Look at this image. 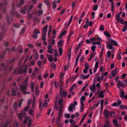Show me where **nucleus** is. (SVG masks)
<instances>
[{
  "label": "nucleus",
  "mask_w": 127,
  "mask_h": 127,
  "mask_svg": "<svg viewBox=\"0 0 127 127\" xmlns=\"http://www.w3.org/2000/svg\"><path fill=\"white\" fill-rule=\"evenodd\" d=\"M29 79V77H27L25 80L23 82L22 85L20 87V90L22 92L23 94H30V93L29 92H27L26 91L27 89V86L28 84V81Z\"/></svg>",
  "instance_id": "1"
},
{
  "label": "nucleus",
  "mask_w": 127,
  "mask_h": 127,
  "mask_svg": "<svg viewBox=\"0 0 127 127\" xmlns=\"http://www.w3.org/2000/svg\"><path fill=\"white\" fill-rule=\"evenodd\" d=\"M30 106H26L24 108V110L22 111V112L20 113L18 115V117L20 120L22 121V118L24 117L26 114L25 111H27L29 110Z\"/></svg>",
  "instance_id": "2"
},
{
  "label": "nucleus",
  "mask_w": 127,
  "mask_h": 127,
  "mask_svg": "<svg viewBox=\"0 0 127 127\" xmlns=\"http://www.w3.org/2000/svg\"><path fill=\"white\" fill-rule=\"evenodd\" d=\"M27 68L28 66L26 65L22 67L20 66L18 70V73L20 74H21L23 73H26Z\"/></svg>",
  "instance_id": "3"
},
{
  "label": "nucleus",
  "mask_w": 127,
  "mask_h": 127,
  "mask_svg": "<svg viewBox=\"0 0 127 127\" xmlns=\"http://www.w3.org/2000/svg\"><path fill=\"white\" fill-rule=\"evenodd\" d=\"M60 95L64 97H65L67 94V92L63 90V89L60 87Z\"/></svg>",
  "instance_id": "4"
},
{
  "label": "nucleus",
  "mask_w": 127,
  "mask_h": 127,
  "mask_svg": "<svg viewBox=\"0 0 127 127\" xmlns=\"http://www.w3.org/2000/svg\"><path fill=\"white\" fill-rule=\"evenodd\" d=\"M48 103L47 101L44 100V104H42V102L41 100L40 99V104H39V108L42 110L43 108L46 106H48Z\"/></svg>",
  "instance_id": "5"
},
{
  "label": "nucleus",
  "mask_w": 127,
  "mask_h": 127,
  "mask_svg": "<svg viewBox=\"0 0 127 127\" xmlns=\"http://www.w3.org/2000/svg\"><path fill=\"white\" fill-rule=\"evenodd\" d=\"M54 49L52 48V46L51 44H49L48 46V53L50 54H52L53 52Z\"/></svg>",
  "instance_id": "6"
},
{
  "label": "nucleus",
  "mask_w": 127,
  "mask_h": 127,
  "mask_svg": "<svg viewBox=\"0 0 127 127\" xmlns=\"http://www.w3.org/2000/svg\"><path fill=\"white\" fill-rule=\"evenodd\" d=\"M75 109V106L74 104L71 103L68 107V110L70 111H72Z\"/></svg>",
  "instance_id": "7"
},
{
  "label": "nucleus",
  "mask_w": 127,
  "mask_h": 127,
  "mask_svg": "<svg viewBox=\"0 0 127 127\" xmlns=\"http://www.w3.org/2000/svg\"><path fill=\"white\" fill-rule=\"evenodd\" d=\"M75 109V106L74 104L71 103L68 107V110L70 111H72Z\"/></svg>",
  "instance_id": "8"
},
{
  "label": "nucleus",
  "mask_w": 127,
  "mask_h": 127,
  "mask_svg": "<svg viewBox=\"0 0 127 127\" xmlns=\"http://www.w3.org/2000/svg\"><path fill=\"white\" fill-rule=\"evenodd\" d=\"M103 114L104 116L106 118L109 117L110 116V112L109 113L108 110H105L103 112Z\"/></svg>",
  "instance_id": "9"
},
{
  "label": "nucleus",
  "mask_w": 127,
  "mask_h": 127,
  "mask_svg": "<svg viewBox=\"0 0 127 127\" xmlns=\"http://www.w3.org/2000/svg\"><path fill=\"white\" fill-rule=\"evenodd\" d=\"M38 69L37 67H35L34 70V72L33 73L32 75L31 76V77L32 79H33L36 75V73L38 71Z\"/></svg>",
  "instance_id": "10"
},
{
  "label": "nucleus",
  "mask_w": 127,
  "mask_h": 127,
  "mask_svg": "<svg viewBox=\"0 0 127 127\" xmlns=\"http://www.w3.org/2000/svg\"><path fill=\"white\" fill-rule=\"evenodd\" d=\"M89 88L91 91L93 93H94L95 92V90L96 89V88L95 84L93 85L92 86H90L89 87Z\"/></svg>",
  "instance_id": "11"
},
{
  "label": "nucleus",
  "mask_w": 127,
  "mask_h": 127,
  "mask_svg": "<svg viewBox=\"0 0 127 127\" xmlns=\"http://www.w3.org/2000/svg\"><path fill=\"white\" fill-rule=\"evenodd\" d=\"M99 62L98 61H97L95 63V68L93 70V72L94 73H95L96 71V70L98 67Z\"/></svg>",
  "instance_id": "12"
},
{
  "label": "nucleus",
  "mask_w": 127,
  "mask_h": 127,
  "mask_svg": "<svg viewBox=\"0 0 127 127\" xmlns=\"http://www.w3.org/2000/svg\"><path fill=\"white\" fill-rule=\"evenodd\" d=\"M47 56L49 62H51L53 60V57L52 55L47 54Z\"/></svg>",
  "instance_id": "13"
},
{
  "label": "nucleus",
  "mask_w": 127,
  "mask_h": 127,
  "mask_svg": "<svg viewBox=\"0 0 127 127\" xmlns=\"http://www.w3.org/2000/svg\"><path fill=\"white\" fill-rule=\"evenodd\" d=\"M85 100V98L84 96H82L80 99L81 105H84V102Z\"/></svg>",
  "instance_id": "14"
},
{
  "label": "nucleus",
  "mask_w": 127,
  "mask_h": 127,
  "mask_svg": "<svg viewBox=\"0 0 127 127\" xmlns=\"http://www.w3.org/2000/svg\"><path fill=\"white\" fill-rule=\"evenodd\" d=\"M117 84V87L118 88H119L120 87H122L123 86V83L120 80H118Z\"/></svg>",
  "instance_id": "15"
},
{
  "label": "nucleus",
  "mask_w": 127,
  "mask_h": 127,
  "mask_svg": "<svg viewBox=\"0 0 127 127\" xmlns=\"http://www.w3.org/2000/svg\"><path fill=\"white\" fill-rule=\"evenodd\" d=\"M34 84V82L32 81L30 84L31 88V91L32 92H33L34 91V87L33 85Z\"/></svg>",
  "instance_id": "16"
},
{
  "label": "nucleus",
  "mask_w": 127,
  "mask_h": 127,
  "mask_svg": "<svg viewBox=\"0 0 127 127\" xmlns=\"http://www.w3.org/2000/svg\"><path fill=\"white\" fill-rule=\"evenodd\" d=\"M107 47L109 49H111L112 52H113L115 49L114 47H113V45L111 44H109Z\"/></svg>",
  "instance_id": "17"
},
{
  "label": "nucleus",
  "mask_w": 127,
  "mask_h": 127,
  "mask_svg": "<svg viewBox=\"0 0 127 127\" xmlns=\"http://www.w3.org/2000/svg\"><path fill=\"white\" fill-rule=\"evenodd\" d=\"M48 27V25H47L45 27H44L42 29V31L43 32V33H45L46 34L47 31V29Z\"/></svg>",
  "instance_id": "18"
},
{
  "label": "nucleus",
  "mask_w": 127,
  "mask_h": 127,
  "mask_svg": "<svg viewBox=\"0 0 127 127\" xmlns=\"http://www.w3.org/2000/svg\"><path fill=\"white\" fill-rule=\"evenodd\" d=\"M119 90L120 91V97L122 98L123 97L124 95V91Z\"/></svg>",
  "instance_id": "19"
},
{
  "label": "nucleus",
  "mask_w": 127,
  "mask_h": 127,
  "mask_svg": "<svg viewBox=\"0 0 127 127\" xmlns=\"http://www.w3.org/2000/svg\"><path fill=\"white\" fill-rule=\"evenodd\" d=\"M87 113H86L83 116V118L81 120V122H80V124H79V125L80 126L82 124L83 122V121L84 120V119L86 117V116L87 115Z\"/></svg>",
  "instance_id": "20"
},
{
  "label": "nucleus",
  "mask_w": 127,
  "mask_h": 127,
  "mask_svg": "<svg viewBox=\"0 0 127 127\" xmlns=\"http://www.w3.org/2000/svg\"><path fill=\"white\" fill-rule=\"evenodd\" d=\"M110 41L113 45L116 46L118 45L117 42L115 41L113 39H111L110 40Z\"/></svg>",
  "instance_id": "21"
},
{
  "label": "nucleus",
  "mask_w": 127,
  "mask_h": 127,
  "mask_svg": "<svg viewBox=\"0 0 127 127\" xmlns=\"http://www.w3.org/2000/svg\"><path fill=\"white\" fill-rule=\"evenodd\" d=\"M105 91V90H104L102 91H101L100 94L99 95V97H100L101 98H102L104 97V95H103Z\"/></svg>",
  "instance_id": "22"
},
{
  "label": "nucleus",
  "mask_w": 127,
  "mask_h": 127,
  "mask_svg": "<svg viewBox=\"0 0 127 127\" xmlns=\"http://www.w3.org/2000/svg\"><path fill=\"white\" fill-rule=\"evenodd\" d=\"M64 73L61 72L59 75V77L61 80H63L64 79Z\"/></svg>",
  "instance_id": "23"
},
{
  "label": "nucleus",
  "mask_w": 127,
  "mask_h": 127,
  "mask_svg": "<svg viewBox=\"0 0 127 127\" xmlns=\"http://www.w3.org/2000/svg\"><path fill=\"white\" fill-rule=\"evenodd\" d=\"M103 127H110V122L109 121H106Z\"/></svg>",
  "instance_id": "24"
},
{
  "label": "nucleus",
  "mask_w": 127,
  "mask_h": 127,
  "mask_svg": "<svg viewBox=\"0 0 127 127\" xmlns=\"http://www.w3.org/2000/svg\"><path fill=\"white\" fill-rule=\"evenodd\" d=\"M66 32V31L65 30L62 32L60 35L59 37L60 38H61L62 36L64 35Z\"/></svg>",
  "instance_id": "25"
},
{
  "label": "nucleus",
  "mask_w": 127,
  "mask_h": 127,
  "mask_svg": "<svg viewBox=\"0 0 127 127\" xmlns=\"http://www.w3.org/2000/svg\"><path fill=\"white\" fill-rule=\"evenodd\" d=\"M63 41L62 40H60L58 42V45L59 46H62L63 44Z\"/></svg>",
  "instance_id": "26"
},
{
  "label": "nucleus",
  "mask_w": 127,
  "mask_h": 127,
  "mask_svg": "<svg viewBox=\"0 0 127 127\" xmlns=\"http://www.w3.org/2000/svg\"><path fill=\"white\" fill-rule=\"evenodd\" d=\"M116 116V113L113 111L110 112V117H115Z\"/></svg>",
  "instance_id": "27"
},
{
  "label": "nucleus",
  "mask_w": 127,
  "mask_h": 127,
  "mask_svg": "<svg viewBox=\"0 0 127 127\" xmlns=\"http://www.w3.org/2000/svg\"><path fill=\"white\" fill-rule=\"evenodd\" d=\"M18 90V88H17L16 89V90H12V93L11 94V95L12 96H14L15 95L16 91L17 90Z\"/></svg>",
  "instance_id": "28"
},
{
  "label": "nucleus",
  "mask_w": 127,
  "mask_h": 127,
  "mask_svg": "<svg viewBox=\"0 0 127 127\" xmlns=\"http://www.w3.org/2000/svg\"><path fill=\"white\" fill-rule=\"evenodd\" d=\"M29 113L30 115H31L32 116L34 115V111L32 109H30L29 111Z\"/></svg>",
  "instance_id": "29"
},
{
  "label": "nucleus",
  "mask_w": 127,
  "mask_h": 127,
  "mask_svg": "<svg viewBox=\"0 0 127 127\" xmlns=\"http://www.w3.org/2000/svg\"><path fill=\"white\" fill-rule=\"evenodd\" d=\"M117 73V69H115L112 71L111 73L113 76H115Z\"/></svg>",
  "instance_id": "30"
},
{
  "label": "nucleus",
  "mask_w": 127,
  "mask_h": 127,
  "mask_svg": "<svg viewBox=\"0 0 127 127\" xmlns=\"http://www.w3.org/2000/svg\"><path fill=\"white\" fill-rule=\"evenodd\" d=\"M104 35L106 37H111L110 34L107 32H104Z\"/></svg>",
  "instance_id": "31"
},
{
  "label": "nucleus",
  "mask_w": 127,
  "mask_h": 127,
  "mask_svg": "<svg viewBox=\"0 0 127 127\" xmlns=\"http://www.w3.org/2000/svg\"><path fill=\"white\" fill-rule=\"evenodd\" d=\"M46 34L42 33V39L43 40L45 41L46 39Z\"/></svg>",
  "instance_id": "32"
},
{
  "label": "nucleus",
  "mask_w": 127,
  "mask_h": 127,
  "mask_svg": "<svg viewBox=\"0 0 127 127\" xmlns=\"http://www.w3.org/2000/svg\"><path fill=\"white\" fill-rule=\"evenodd\" d=\"M58 50L60 55V56H61L63 53V49L61 47H60L59 48Z\"/></svg>",
  "instance_id": "33"
},
{
  "label": "nucleus",
  "mask_w": 127,
  "mask_h": 127,
  "mask_svg": "<svg viewBox=\"0 0 127 127\" xmlns=\"http://www.w3.org/2000/svg\"><path fill=\"white\" fill-rule=\"evenodd\" d=\"M56 1H54L53 2V9H55L57 7V5L56 3Z\"/></svg>",
  "instance_id": "34"
},
{
  "label": "nucleus",
  "mask_w": 127,
  "mask_h": 127,
  "mask_svg": "<svg viewBox=\"0 0 127 127\" xmlns=\"http://www.w3.org/2000/svg\"><path fill=\"white\" fill-rule=\"evenodd\" d=\"M23 100V99H21L19 100L18 101V106L19 107H20L21 105V104Z\"/></svg>",
  "instance_id": "35"
},
{
  "label": "nucleus",
  "mask_w": 127,
  "mask_h": 127,
  "mask_svg": "<svg viewBox=\"0 0 127 127\" xmlns=\"http://www.w3.org/2000/svg\"><path fill=\"white\" fill-rule=\"evenodd\" d=\"M111 11L113 12L114 9V2H112L111 4Z\"/></svg>",
  "instance_id": "36"
},
{
  "label": "nucleus",
  "mask_w": 127,
  "mask_h": 127,
  "mask_svg": "<svg viewBox=\"0 0 127 127\" xmlns=\"http://www.w3.org/2000/svg\"><path fill=\"white\" fill-rule=\"evenodd\" d=\"M85 68L88 69L89 68V65L88 63L87 62L85 63Z\"/></svg>",
  "instance_id": "37"
},
{
  "label": "nucleus",
  "mask_w": 127,
  "mask_h": 127,
  "mask_svg": "<svg viewBox=\"0 0 127 127\" xmlns=\"http://www.w3.org/2000/svg\"><path fill=\"white\" fill-rule=\"evenodd\" d=\"M111 52L110 51H108L107 52V55L108 58L110 57L111 55Z\"/></svg>",
  "instance_id": "38"
},
{
  "label": "nucleus",
  "mask_w": 127,
  "mask_h": 127,
  "mask_svg": "<svg viewBox=\"0 0 127 127\" xmlns=\"http://www.w3.org/2000/svg\"><path fill=\"white\" fill-rule=\"evenodd\" d=\"M96 47L95 46H93L91 47V49L92 51L94 52L95 51V49L96 48Z\"/></svg>",
  "instance_id": "39"
},
{
  "label": "nucleus",
  "mask_w": 127,
  "mask_h": 127,
  "mask_svg": "<svg viewBox=\"0 0 127 127\" xmlns=\"http://www.w3.org/2000/svg\"><path fill=\"white\" fill-rule=\"evenodd\" d=\"M27 9V8L26 7L24 9L21 10L20 11L21 13L22 14L25 13L26 12Z\"/></svg>",
  "instance_id": "40"
},
{
  "label": "nucleus",
  "mask_w": 127,
  "mask_h": 127,
  "mask_svg": "<svg viewBox=\"0 0 127 127\" xmlns=\"http://www.w3.org/2000/svg\"><path fill=\"white\" fill-rule=\"evenodd\" d=\"M113 123L116 126L118 124V123L116 119H114L113 121Z\"/></svg>",
  "instance_id": "41"
},
{
  "label": "nucleus",
  "mask_w": 127,
  "mask_h": 127,
  "mask_svg": "<svg viewBox=\"0 0 127 127\" xmlns=\"http://www.w3.org/2000/svg\"><path fill=\"white\" fill-rule=\"evenodd\" d=\"M50 41L52 45H54L55 43V40L51 38L50 39Z\"/></svg>",
  "instance_id": "42"
},
{
  "label": "nucleus",
  "mask_w": 127,
  "mask_h": 127,
  "mask_svg": "<svg viewBox=\"0 0 127 127\" xmlns=\"http://www.w3.org/2000/svg\"><path fill=\"white\" fill-rule=\"evenodd\" d=\"M34 32L36 34H38L40 33L39 31L37 29H34Z\"/></svg>",
  "instance_id": "43"
},
{
  "label": "nucleus",
  "mask_w": 127,
  "mask_h": 127,
  "mask_svg": "<svg viewBox=\"0 0 127 127\" xmlns=\"http://www.w3.org/2000/svg\"><path fill=\"white\" fill-rule=\"evenodd\" d=\"M57 56H59L58 50H55V53L54 54V57H56Z\"/></svg>",
  "instance_id": "44"
},
{
  "label": "nucleus",
  "mask_w": 127,
  "mask_h": 127,
  "mask_svg": "<svg viewBox=\"0 0 127 127\" xmlns=\"http://www.w3.org/2000/svg\"><path fill=\"white\" fill-rule=\"evenodd\" d=\"M127 30V25H125L124 27L123 28L122 31L123 32H124L126 31Z\"/></svg>",
  "instance_id": "45"
},
{
  "label": "nucleus",
  "mask_w": 127,
  "mask_h": 127,
  "mask_svg": "<svg viewBox=\"0 0 127 127\" xmlns=\"http://www.w3.org/2000/svg\"><path fill=\"white\" fill-rule=\"evenodd\" d=\"M98 5H96L94 6L93 7V10L95 11H96L97 10L98 8Z\"/></svg>",
  "instance_id": "46"
},
{
  "label": "nucleus",
  "mask_w": 127,
  "mask_h": 127,
  "mask_svg": "<svg viewBox=\"0 0 127 127\" xmlns=\"http://www.w3.org/2000/svg\"><path fill=\"white\" fill-rule=\"evenodd\" d=\"M20 26V24L18 23L15 24L13 25L14 27L16 28H18Z\"/></svg>",
  "instance_id": "47"
},
{
  "label": "nucleus",
  "mask_w": 127,
  "mask_h": 127,
  "mask_svg": "<svg viewBox=\"0 0 127 127\" xmlns=\"http://www.w3.org/2000/svg\"><path fill=\"white\" fill-rule=\"evenodd\" d=\"M66 11V9H62L61 10L60 14L61 15L63 14Z\"/></svg>",
  "instance_id": "48"
},
{
  "label": "nucleus",
  "mask_w": 127,
  "mask_h": 127,
  "mask_svg": "<svg viewBox=\"0 0 127 127\" xmlns=\"http://www.w3.org/2000/svg\"><path fill=\"white\" fill-rule=\"evenodd\" d=\"M13 107L15 109H16L17 108V102H15L13 105Z\"/></svg>",
  "instance_id": "49"
},
{
  "label": "nucleus",
  "mask_w": 127,
  "mask_h": 127,
  "mask_svg": "<svg viewBox=\"0 0 127 127\" xmlns=\"http://www.w3.org/2000/svg\"><path fill=\"white\" fill-rule=\"evenodd\" d=\"M43 13V11L42 10H39L37 13V14L38 15H40L42 14Z\"/></svg>",
  "instance_id": "50"
},
{
  "label": "nucleus",
  "mask_w": 127,
  "mask_h": 127,
  "mask_svg": "<svg viewBox=\"0 0 127 127\" xmlns=\"http://www.w3.org/2000/svg\"><path fill=\"white\" fill-rule=\"evenodd\" d=\"M31 55L30 54H28V55L27 56V57L25 58V62L24 63H26L27 61L28 60V57L29 56H30V55Z\"/></svg>",
  "instance_id": "51"
},
{
  "label": "nucleus",
  "mask_w": 127,
  "mask_h": 127,
  "mask_svg": "<svg viewBox=\"0 0 127 127\" xmlns=\"http://www.w3.org/2000/svg\"><path fill=\"white\" fill-rule=\"evenodd\" d=\"M82 54V50L81 49L80 50V51H79L77 57L80 58V57L81 55Z\"/></svg>",
  "instance_id": "52"
},
{
  "label": "nucleus",
  "mask_w": 127,
  "mask_h": 127,
  "mask_svg": "<svg viewBox=\"0 0 127 127\" xmlns=\"http://www.w3.org/2000/svg\"><path fill=\"white\" fill-rule=\"evenodd\" d=\"M76 86V85L75 84H74L72 85V86L71 87V88H70V91H72L73 90V88L74 87H75Z\"/></svg>",
  "instance_id": "53"
},
{
  "label": "nucleus",
  "mask_w": 127,
  "mask_h": 127,
  "mask_svg": "<svg viewBox=\"0 0 127 127\" xmlns=\"http://www.w3.org/2000/svg\"><path fill=\"white\" fill-rule=\"evenodd\" d=\"M99 29L100 30L104 31V28H103V26L102 25H100Z\"/></svg>",
  "instance_id": "54"
},
{
  "label": "nucleus",
  "mask_w": 127,
  "mask_h": 127,
  "mask_svg": "<svg viewBox=\"0 0 127 127\" xmlns=\"http://www.w3.org/2000/svg\"><path fill=\"white\" fill-rule=\"evenodd\" d=\"M116 18L117 20L119 21L120 20V15L118 14L116 16Z\"/></svg>",
  "instance_id": "55"
},
{
  "label": "nucleus",
  "mask_w": 127,
  "mask_h": 127,
  "mask_svg": "<svg viewBox=\"0 0 127 127\" xmlns=\"http://www.w3.org/2000/svg\"><path fill=\"white\" fill-rule=\"evenodd\" d=\"M96 54V53L95 52H93L91 53L90 57L93 58V57H94Z\"/></svg>",
  "instance_id": "56"
},
{
  "label": "nucleus",
  "mask_w": 127,
  "mask_h": 127,
  "mask_svg": "<svg viewBox=\"0 0 127 127\" xmlns=\"http://www.w3.org/2000/svg\"><path fill=\"white\" fill-rule=\"evenodd\" d=\"M35 62L33 60H32L30 63V65H31L33 66Z\"/></svg>",
  "instance_id": "57"
},
{
  "label": "nucleus",
  "mask_w": 127,
  "mask_h": 127,
  "mask_svg": "<svg viewBox=\"0 0 127 127\" xmlns=\"http://www.w3.org/2000/svg\"><path fill=\"white\" fill-rule=\"evenodd\" d=\"M6 5L5 4V3H0V7H4Z\"/></svg>",
  "instance_id": "58"
},
{
  "label": "nucleus",
  "mask_w": 127,
  "mask_h": 127,
  "mask_svg": "<svg viewBox=\"0 0 127 127\" xmlns=\"http://www.w3.org/2000/svg\"><path fill=\"white\" fill-rule=\"evenodd\" d=\"M68 68V66L67 65H65L64 67V70L65 71H66L67 70Z\"/></svg>",
  "instance_id": "59"
},
{
  "label": "nucleus",
  "mask_w": 127,
  "mask_h": 127,
  "mask_svg": "<svg viewBox=\"0 0 127 127\" xmlns=\"http://www.w3.org/2000/svg\"><path fill=\"white\" fill-rule=\"evenodd\" d=\"M76 3V2H74L72 3L71 7L72 8H73L75 7Z\"/></svg>",
  "instance_id": "60"
},
{
  "label": "nucleus",
  "mask_w": 127,
  "mask_h": 127,
  "mask_svg": "<svg viewBox=\"0 0 127 127\" xmlns=\"http://www.w3.org/2000/svg\"><path fill=\"white\" fill-rule=\"evenodd\" d=\"M25 28H22L21 30V32L20 33V34H21V33H23L25 32Z\"/></svg>",
  "instance_id": "61"
},
{
  "label": "nucleus",
  "mask_w": 127,
  "mask_h": 127,
  "mask_svg": "<svg viewBox=\"0 0 127 127\" xmlns=\"http://www.w3.org/2000/svg\"><path fill=\"white\" fill-rule=\"evenodd\" d=\"M24 2V1L23 0H20V5H23Z\"/></svg>",
  "instance_id": "62"
},
{
  "label": "nucleus",
  "mask_w": 127,
  "mask_h": 127,
  "mask_svg": "<svg viewBox=\"0 0 127 127\" xmlns=\"http://www.w3.org/2000/svg\"><path fill=\"white\" fill-rule=\"evenodd\" d=\"M117 59L118 60H120L121 59V55L120 54L117 55Z\"/></svg>",
  "instance_id": "63"
},
{
  "label": "nucleus",
  "mask_w": 127,
  "mask_h": 127,
  "mask_svg": "<svg viewBox=\"0 0 127 127\" xmlns=\"http://www.w3.org/2000/svg\"><path fill=\"white\" fill-rule=\"evenodd\" d=\"M51 66L52 67L55 68L56 67V65L55 63H51Z\"/></svg>",
  "instance_id": "64"
}]
</instances>
